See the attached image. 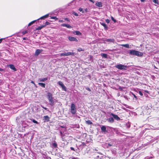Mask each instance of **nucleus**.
Listing matches in <instances>:
<instances>
[{
	"label": "nucleus",
	"instance_id": "9",
	"mask_svg": "<svg viewBox=\"0 0 159 159\" xmlns=\"http://www.w3.org/2000/svg\"><path fill=\"white\" fill-rule=\"evenodd\" d=\"M68 39L70 41H78L77 39L73 37L69 36L68 37Z\"/></svg>",
	"mask_w": 159,
	"mask_h": 159
},
{
	"label": "nucleus",
	"instance_id": "22",
	"mask_svg": "<svg viewBox=\"0 0 159 159\" xmlns=\"http://www.w3.org/2000/svg\"><path fill=\"white\" fill-rule=\"evenodd\" d=\"M74 33L78 35H80L81 34V33L78 31H75Z\"/></svg>",
	"mask_w": 159,
	"mask_h": 159
},
{
	"label": "nucleus",
	"instance_id": "32",
	"mask_svg": "<svg viewBox=\"0 0 159 159\" xmlns=\"http://www.w3.org/2000/svg\"><path fill=\"white\" fill-rule=\"evenodd\" d=\"M32 121L34 123H36V124H38V122L34 119H33L32 120Z\"/></svg>",
	"mask_w": 159,
	"mask_h": 159
},
{
	"label": "nucleus",
	"instance_id": "27",
	"mask_svg": "<svg viewBox=\"0 0 159 159\" xmlns=\"http://www.w3.org/2000/svg\"><path fill=\"white\" fill-rule=\"evenodd\" d=\"M152 2H154L155 4H158V0H152Z\"/></svg>",
	"mask_w": 159,
	"mask_h": 159
},
{
	"label": "nucleus",
	"instance_id": "2",
	"mask_svg": "<svg viewBox=\"0 0 159 159\" xmlns=\"http://www.w3.org/2000/svg\"><path fill=\"white\" fill-rule=\"evenodd\" d=\"M129 53L130 55L139 57H141L143 55V54L142 52L134 50H130L129 51Z\"/></svg>",
	"mask_w": 159,
	"mask_h": 159
},
{
	"label": "nucleus",
	"instance_id": "7",
	"mask_svg": "<svg viewBox=\"0 0 159 159\" xmlns=\"http://www.w3.org/2000/svg\"><path fill=\"white\" fill-rule=\"evenodd\" d=\"M58 84L61 87L62 89L64 91H66V86L64 85L62 82L61 81H59L58 82Z\"/></svg>",
	"mask_w": 159,
	"mask_h": 159
},
{
	"label": "nucleus",
	"instance_id": "14",
	"mask_svg": "<svg viewBox=\"0 0 159 159\" xmlns=\"http://www.w3.org/2000/svg\"><path fill=\"white\" fill-rule=\"evenodd\" d=\"M61 26L63 27H66L68 28H71V26L69 24H63L61 25Z\"/></svg>",
	"mask_w": 159,
	"mask_h": 159
},
{
	"label": "nucleus",
	"instance_id": "41",
	"mask_svg": "<svg viewBox=\"0 0 159 159\" xmlns=\"http://www.w3.org/2000/svg\"><path fill=\"white\" fill-rule=\"evenodd\" d=\"M70 148V149L72 150H73L74 151H75V150L74 148H73L72 147H71Z\"/></svg>",
	"mask_w": 159,
	"mask_h": 159
},
{
	"label": "nucleus",
	"instance_id": "55",
	"mask_svg": "<svg viewBox=\"0 0 159 159\" xmlns=\"http://www.w3.org/2000/svg\"><path fill=\"white\" fill-rule=\"evenodd\" d=\"M95 151H97V149H95Z\"/></svg>",
	"mask_w": 159,
	"mask_h": 159
},
{
	"label": "nucleus",
	"instance_id": "16",
	"mask_svg": "<svg viewBox=\"0 0 159 159\" xmlns=\"http://www.w3.org/2000/svg\"><path fill=\"white\" fill-rule=\"evenodd\" d=\"M48 80V78H44L42 79L39 78V82H45V81L47 80Z\"/></svg>",
	"mask_w": 159,
	"mask_h": 159
},
{
	"label": "nucleus",
	"instance_id": "54",
	"mask_svg": "<svg viewBox=\"0 0 159 159\" xmlns=\"http://www.w3.org/2000/svg\"><path fill=\"white\" fill-rule=\"evenodd\" d=\"M140 1H141V2H144V0H140Z\"/></svg>",
	"mask_w": 159,
	"mask_h": 159
},
{
	"label": "nucleus",
	"instance_id": "28",
	"mask_svg": "<svg viewBox=\"0 0 159 159\" xmlns=\"http://www.w3.org/2000/svg\"><path fill=\"white\" fill-rule=\"evenodd\" d=\"M87 124L90 125L92 124V123L91 122V121L90 120H88L87 121H86Z\"/></svg>",
	"mask_w": 159,
	"mask_h": 159
},
{
	"label": "nucleus",
	"instance_id": "47",
	"mask_svg": "<svg viewBox=\"0 0 159 159\" xmlns=\"http://www.w3.org/2000/svg\"><path fill=\"white\" fill-rule=\"evenodd\" d=\"M31 83H32V84H34L35 85V83H34V81H31Z\"/></svg>",
	"mask_w": 159,
	"mask_h": 159
},
{
	"label": "nucleus",
	"instance_id": "38",
	"mask_svg": "<svg viewBox=\"0 0 159 159\" xmlns=\"http://www.w3.org/2000/svg\"><path fill=\"white\" fill-rule=\"evenodd\" d=\"M86 90H88V91H91V90L90 89V88H86Z\"/></svg>",
	"mask_w": 159,
	"mask_h": 159
},
{
	"label": "nucleus",
	"instance_id": "4",
	"mask_svg": "<svg viewBox=\"0 0 159 159\" xmlns=\"http://www.w3.org/2000/svg\"><path fill=\"white\" fill-rule=\"evenodd\" d=\"M76 111L75 106L74 104L72 103L71 104L70 107V112L73 115L75 114Z\"/></svg>",
	"mask_w": 159,
	"mask_h": 159
},
{
	"label": "nucleus",
	"instance_id": "40",
	"mask_svg": "<svg viewBox=\"0 0 159 159\" xmlns=\"http://www.w3.org/2000/svg\"><path fill=\"white\" fill-rule=\"evenodd\" d=\"M133 95L134 96V98H135V100H137V98L136 97V96L134 94H133Z\"/></svg>",
	"mask_w": 159,
	"mask_h": 159
},
{
	"label": "nucleus",
	"instance_id": "1",
	"mask_svg": "<svg viewBox=\"0 0 159 159\" xmlns=\"http://www.w3.org/2000/svg\"><path fill=\"white\" fill-rule=\"evenodd\" d=\"M61 139L63 141H67L71 139V137L68 136L67 134H64L62 132H60Z\"/></svg>",
	"mask_w": 159,
	"mask_h": 159
},
{
	"label": "nucleus",
	"instance_id": "46",
	"mask_svg": "<svg viewBox=\"0 0 159 159\" xmlns=\"http://www.w3.org/2000/svg\"><path fill=\"white\" fill-rule=\"evenodd\" d=\"M3 39H0V43H1Z\"/></svg>",
	"mask_w": 159,
	"mask_h": 159
},
{
	"label": "nucleus",
	"instance_id": "17",
	"mask_svg": "<svg viewBox=\"0 0 159 159\" xmlns=\"http://www.w3.org/2000/svg\"><path fill=\"white\" fill-rule=\"evenodd\" d=\"M49 14H48L44 16L41 17L38 20H39L40 19H42L47 18L49 16Z\"/></svg>",
	"mask_w": 159,
	"mask_h": 159
},
{
	"label": "nucleus",
	"instance_id": "12",
	"mask_svg": "<svg viewBox=\"0 0 159 159\" xmlns=\"http://www.w3.org/2000/svg\"><path fill=\"white\" fill-rule=\"evenodd\" d=\"M111 115L114 118V119L117 120H119L120 119V118L117 115H115L113 113H111Z\"/></svg>",
	"mask_w": 159,
	"mask_h": 159
},
{
	"label": "nucleus",
	"instance_id": "37",
	"mask_svg": "<svg viewBox=\"0 0 159 159\" xmlns=\"http://www.w3.org/2000/svg\"><path fill=\"white\" fill-rule=\"evenodd\" d=\"M106 22L107 23H109L110 22V20L108 19H107L106 20Z\"/></svg>",
	"mask_w": 159,
	"mask_h": 159
},
{
	"label": "nucleus",
	"instance_id": "6",
	"mask_svg": "<svg viewBox=\"0 0 159 159\" xmlns=\"http://www.w3.org/2000/svg\"><path fill=\"white\" fill-rule=\"evenodd\" d=\"M74 55V52H64L63 53H61L60 54V55L61 56H68L69 55Z\"/></svg>",
	"mask_w": 159,
	"mask_h": 159
},
{
	"label": "nucleus",
	"instance_id": "49",
	"mask_svg": "<svg viewBox=\"0 0 159 159\" xmlns=\"http://www.w3.org/2000/svg\"><path fill=\"white\" fill-rule=\"evenodd\" d=\"M91 2H93V3L94 2V1L93 0H89Z\"/></svg>",
	"mask_w": 159,
	"mask_h": 159
},
{
	"label": "nucleus",
	"instance_id": "24",
	"mask_svg": "<svg viewBox=\"0 0 159 159\" xmlns=\"http://www.w3.org/2000/svg\"><path fill=\"white\" fill-rule=\"evenodd\" d=\"M38 84L43 87L45 88V84L41 83H39Z\"/></svg>",
	"mask_w": 159,
	"mask_h": 159
},
{
	"label": "nucleus",
	"instance_id": "44",
	"mask_svg": "<svg viewBox=\"0 0 159 159\" xmlns=\"http://www.w3.org/2000/svg\"><path fill=\"white\" fill-rule=\"evenodd\" d=\"M23 40H28V38H23Z\"/></svg>",
	"mask_w": 159,
	"mask_h": 159
},
{
	"label": "nucleus",
	"instance_id": "19",
	"mask_svg": "<svg viewBox=\"0 0 159 159\" xmlns=\"http://www.w3.org/2000/svg\"><path fill=\"white\" fill-rule=\"evenodd\" d=\"M108 122L112 123H113L114 121V120L112 117H111L108 119Z\"/></svg>",
	"mask_w": 159,
	"mask_h": 159
},
{
	"label": "nucleus",
	"instance_id": "11",
	"mask_svg": "<svg viewBox=\"0 0 159 159\" xmlns=\"http://www.w3.org/2000/svg\"><path fill=\"white\" fill-rule=\"evenodd\" d=\"M43 120H44V122H48V121L49 120V118L47 116H44L43 117Z\"/></svg>",
	"mask_w": 159,
	"mask_h": 159
},
{
	"label": "nucleus",
	"instance_id": "43",
	"mask_svg": "<svg viewBox=\"0 0 159 159\" xmlns=\"http://www.w3.org/2000/svg\"><path fill=\"white\" fill-rule=\"evenodd\" d=\"M74 14L75 15V16H78V14L76 13H74Z\"/></svg>",
	"mask_w": 159,
	"mask_h": 159
},
{
	"label": "nucleus",
	"instance_id": "50",
	"mask_svg": "<svg viewBox=\"0 0 159 159\" xmlns=\"http://www.w3.org/2000/svg\"><path fill=\"white\" fill-rule=\"evenodd\" d=\"M46 23L47 24V25H48L49 24V22L47 21V22H46Z\"/></svg>",
	"mask_w": 159,
	"mask_h": 159
},
{
	"label": "nucleus",
	"instance_id": "42",
	"mask_svg": "<svg viewBox=\"0 0 159 159\" xmlns=\"http://www.w3.org/2000/svg\"><path fill=\"white\" fill-rule=\"evenodd\" d=\"M139 94L141 96H142L143 95V93L141 91L139 92Z\"/></svg>",
	"mask_w": 159,
	"mask_h": 159
},
{
	"label": "nucleus",
	"instance_id": "45",
	"mask_svg": "<svg viewBox=\"0 0 159 159\" xmlns=\"http://www.w3.org/2000/svg\"><path fill=\"white\" fill-rule=\"evenodd\" d=\"M65 20H66L67 21H69V19L68 18H66L65 19Z\"/></svg>",
	"mask_w": 159,
	"mask_h": 159
},
{
	"label": "nucleus",
	"instance_id": "18",
	"mask_svg": "<svg viewBox=\"0 0 159 159\" xmlns=\"http://www.w3.org/2000/svg\"><path fill=\"white\" fill-rule=\"evenodd\" d=\"M96 5L99 7H102V4L101 2H97L96 3Z\"/></svg>",
	"mask_w": 159,
	"mask_h": 159
},
{
	"label": "nucleus",
	"instance_id": "29",
	"mask_svg": "<svg viewBox=\"0 0 159 159\" xmlns=\"http://www.w3.org/2000/svg\"><path fill=\"white\" fill-rule=\"evenodd\" d=\"M77 51H78V52H80L81 51H84V50H83L82 48H78L77 49Z\"/></svg>",
	"mask_w": 159,
	"mask_h": 159
},
{
	"label": "nucleus",
	"instance_id": "25",
	"mask_svg": "<svg viewBox=\"0 0 159 159\" xmlns=\"http://www.w3.org/2000/svg\"><path fill=\"white\" fill-rule=\"evenodd\" d=\"M44 26L43 25L42 26H39L36 29V30H41Z\"/></svg>",
	"mask_w": 159,
	"mask_h": 159
},
{
	"label": "nucleus",
	"instance_id": "34",
	"mask_svg": "<svg viewBox=\"0 0 159 159\" xmlns=\"http://www.w3.org/2000/svg\"><path fill=\"white\" fill-rule=\"evenodd\" d=\"M111 19L112 20L114 21L115 22H116V20H115L113 17H111Z\"/></svg>",
	"mask_w": 159,
	"mask_h": 159
},
{
	"label": "nucleus",
	"instance_id": "20",
	"mask_svg": "<svg viewBox=\"0 0 159 159\" xmlns=\"http://www.w3.org/2000/svg\"><path fill=\"white\" fill-rule=\"evenodd\" d=\"M51 96H50V97ZM50 105H52L53 104H54V103H55V102H56V100H55V101H54L52 99V98H51H51H50Z\"/></svg>",
	"mask_w": 159,
	"mask_h": 159
},
{
	"label": "nucleus",
	"instance_id": "21",
	"mask_svg": "<svg viewBox=\"0 0 159 159\" xmlns=\"http://www.w3.org/2000/svg\"><path fill=\"white\" fill-rule=\"evenodd\" d=\"M101 55L102 57H104L105 58H107V55L106 53H102L101 54Z\"/></svg>",
	"mask_w": 159,
	"mask_h": 159
},
{
	"label": "nucleus",
	"instance_id": "10",
	"mask_svg": "<svg viewBox=\"0 0 159 159\" xmlns=\"http://www.w3.org/2000/svg\"><path fill=\"white\" fill-rule=\"evenodd\" d=\"M104 41L109 43H114L115 42V40L114 39H106L104 40Z\"/></svg>",
	"mask_w": 159,
	"mask_h": 159
},
{
	"label": "nucleus",
	"instance_id": "26",
	"mask_svg": "<svg viewBox=\"0 0 159 159\" xmlns=\"http://www.w3.org/2000/svg\"><path fill=\"white\" fill-rule=\"evenodd\" d=\"M35 21H36V20H34L33 21H31V22H30V23L28 25V26H30L31 25H32L35 22Z\"/></svg>",
	"mask_w": 159,
	"mask_h": 159
},
{
	"label": "nucleus",
	"instance_id": "30",
	"mask_svg": "<svg viewBox=\"0 0 159 159\" xmlns=\"http://www.w3.org/2000/svg\"><path fill=\"white\" fill-rule=\"evenodd\" d=\"M102 25L105 28H107V25L104 23H102Z\"/></svg>",
	"mask_w": 159,
	"mask_h": 159
},
{
	"label": "nucleus",
	"instance_id": "53",
	"mask_svg": "<svg viewBox=\"0 0 159 159\" xmlns=\"http://www.w3.org/2000/svg\"><path fill=\"white\" fill-rule=\"evenodd\" d=\"M43 107V108L47 110V108H46V107Z\"/></svg>",
	"mask_w": 159,
	"mask_h": 159
},
{
	"label": "nucleus",
	"instance_id": "51",
	"mask_svg": "<svg viewBox=\"0 0 159 159\" xmlns=\"http://www.w3.org/2000/svg\"><path fill=\"white\" fill-rule=\"evenodd\" d=\"M3 70L2 69L0 68V71H2Z\"/></svg>",
	"mask_w": 159,
	"mask_h": 159
},
{
	"label": "nucleus",
	"instance_id": "23",
	"mask_svg": "<svg viewBox=\"0 0 159 159\" xmlns=\"http://www.w3.org/2000/svg\"><path fill=\"white\" fill-rule=\"evenodd\" d=\"M121 46L127 48H130L128 44H122Z\"/></svg>",
	"mask_w": 159,
	"mask_h": 159
},
{
	"label": "nucleus",
	"instance_id": "39",
	"mask_svg": "<svg viewBox=\"0 0 159 159\" xmlns=\"http://www.w3.org/2000/svg\"><path fill=\"white\" fill-rule=\"evenodd\" d=\"M49 94H50L49 93H48V99L50 101V95H49Z\"/></svg>",
	"mask_w": 159,
	"mask_h": 159
},
{
	"label": "nucleus",
	"instance_id": "48",
	"mask_svg": "<svg viewBox=\"0 0 159 159\" xmlns=\"http://www.w3.org/2000/svg\"><path fill=\"white\" fill-rule=\"evenodd\" d=\"M59 22H63V21L62 20H59Z\"/></svg>",
	"mask_w": 159,
	"mask_h": 159
},
{
	"label": "nucleus",
	"instance_id": "8",
	"mask_svg": "<svg viewBox=\"0 0 159 159\" xmlns=\"http://www.w3.org/2000/svg\"><path fill=\"white\" fill-rule=\"evenodd\" d=\"M43 51V50L42 49H37L36 50L35 53L34 54V56H38L40 53H41Z\"/></svg>",
	"mask_w": 159,
	"mask_h": 159
},
{
	"label": "nucleus",
	"instance_id": "13",
	"mask_svg": "<svg viewBox=\"0 0 159 159\" xmlns=\"http://www.w3.org/2000/svg\"><path fill=\"white\" fill-rule=\"evenodd\" d=\"M101 129L102 132L104 133H106L107 132L106 127L105 126L102 125L101 127Z\"/></svg>",
	"mask_w": 159,
	"mask_h": 159
},
{
	"label": "nucleus",
	"instance_id": "33",
	"mask_svg": "<svg viewBox=\"0 0 159 159\" xmlns=\"http://www.w3.org/2000/svg\"><path fill=\"white\" fill-rule=\"evenodd\" d=\"M27 33V30H25V31H24L22 32V33L23 34H25Z\"/></svg>",
	"mask_w": 159,
	"mask_h": 159
},
{
	"label": "nucleus",
	"instance_id": "52",
	"mask_svg": "<svg viewBox=\"0 0 159 159\" xmlns=\"http://www.w3.org/2000/svg\"><path fill=\"white\" fill-rule=\"evenodd\" d=\"M108 145L109 146H111V144H109H109H108Z\"/></svg>",
	"mask_w": 159,
	"mask_h": 159
},
{
	"label": "nucleus",
	"instance_id": "36",
	"mask_svg": "<svg viewBox=\"0 0 159 159\" xmlns=\"http://www.w3.org/2000/svg\"><path fill=\"white\" fill-rule=\"evenodd\" d=\"M79 11H82V12H83V9L81 8H80L79 9Z\"/></svg>",
	"mask_w": 159,
	"mask_h": 159
},
{
	"label": "nucleus",
	"instance_id": "5",
	"mask_svg": "<svg viewBox=\"0 0 159 159\" xmlns=\"http://www.w3.org/2000/svg\"><path fill=\"white\" fill-rule=\"evenodd\" d=\"M51 146V147L54 149H55L56 150H57V142L55 141H52Z\"/></svg>",
	"mask_w": 159,
	"mask_h": 159
},
{
	"label": "nucleus",
	"instance_id": "3",
	"mask_svg": "<svg viewBox=\"0 0 159 159\" xmlns=\"http://www.w3.org/2000/svg\"><path fill=\"white\" fill-rule=\"evenodd\" d=\"M115 67L118 69L122 70H126L128 68V67L126 66L119 64L116 65Z\"/></svg>",
	"mask_w": 159,
	"mask_h": 159
},
{
	"label": "nucleus",
	"instance_id": "15",
	"mask_svg": "<svg viewBox=\"0 0 159 159\" xmlns=\"http://www.w3.org/2000/svg\"><path fill=\"white\" fill-rule=\"evenodd\" d=\"M9 67L12 70H14V71L16 70V69L15 68V66L13 65H11V64L9 65Z\"/></svg>",
	"mask_w": 159,
	"mask_h": 159
},
{
	"label": "nucleus",
	"instance_id": "31",
	"mask_svg": "<svg viewBox=\"0 0 159 159\" xmlns=\"http://www.w3.org/2000/svg\"><path fill=\"white\" fill-rule=\"evenodd\" d=\"M50 19H54V20H57V17H51V16H50Z\"/></svg>",
	"mask_w": 159,
	"mask_h": 159
},
{
	"label": "nucleus",
	"instance_id": "35",
	"mask_svg": "<svg viewBox=\"0 0 159 159\" xmlns=\"http://www.w3.org/2000/svg\"><path fill=\"white\" fill-rule=\"evenodd\" d=\"M152 158V157H146L145 159H150V158Z\"/></svg>",
	"mask_w": 159,
	"mask_h": 159
}]
</instances>
